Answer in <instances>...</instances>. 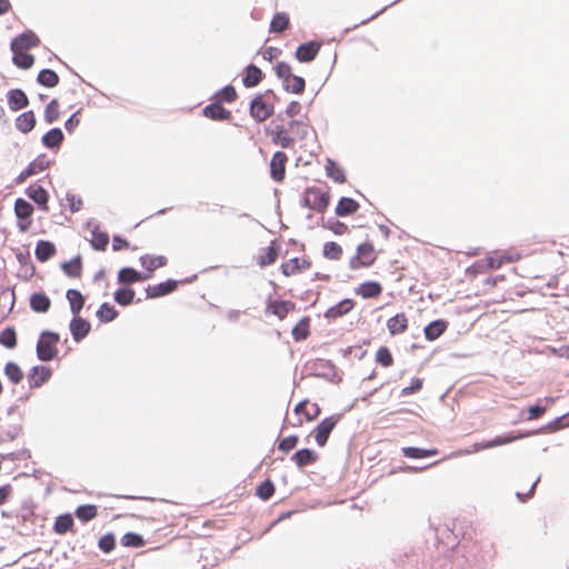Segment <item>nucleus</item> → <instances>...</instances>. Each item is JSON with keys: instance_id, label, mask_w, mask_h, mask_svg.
<instances>
[{"instance_id": "obj_34", "label": "nucleus", "mask_w": 569, "mask_h": 569, "mask_svg": "<svg viewBox=\"0 0 569 569\" xmlns=\"http://www.w3.org/2000/svg\"><path fill=\"white\" fill-rule=\"evenodd\" d=\"M292 337L296 341H303L310 335V318L303 317L299 320V322L292 328Z\"/></svg>"}, {"instance_id": "obj_10", "label": "nucleus", "mask_w": 569, "mask_h": 569, "mask_svg": "<svg viewBox=\"0 0 569 569\" xmlns=\"http://www.w3.org/2000/svg\"><path fill=\"white\" fill-rule=\"evenodd\" d=\"M280 254V244L278 241L272 240L266 248H261L256 257L257 264L264 268L276 262Z\"/></svg>"}, {"instance_id": "obj_56", "label": "nucleus", "mask_w": 569, "mask_h": 569, "mask_svg": "<svg viewBox=\"0 0 569 569\" xmlns=\"http://www.w3.org/2000/svg\"><path fill=\"white\" fill-rule=\"evenodd\" d=\"M274 493V486L270 480H266L257 488V496L262 500L270 499Z\"/></svg>"}, {"instance_id": "obj_46", "label": "nucleus", "mask_w": 569, "mask_h": 569, "mask_svg": "<svg viewBox=\"0 0 569 569\" xmlns=\"http://www.w3.org/2000/svg\"><path fill=\"white\" fill-rule=\"evenodd\" d=\"M73 526V519L71 515L66 513L59 516L53 525V529L59 535H64L67 531H69Z\"/></svg>"}, {"instance_id": "obj_50", "label": "nucleus", "mask_w": 569, "mask_h": 569, "mask_svg": "<svg viewBox=\"0 0 569 569\" xmlns=\"http://www.w3.org/2000/svg\"><path fill=\"white\" fill-rule=\"evenodd\" d=\"M121 543L124 547L140 548L146 545V541L141 535L134 532H127L122 536Z\"/></svg>"}, {"instance_id": "obj_9", "label": "nucleus", "mask_w": 569, "mask_h": 569, "mask_svg": "<svg viewBox=\"0 0 569 569\" xmlns=\"http://www.w3.org/2000/svg\"><path fill=\"white\" fill-rule=\"evenodd\" d=\"M14 213L19 219L20 231H27L32 223L30 217L33 213V207L24 199L19 198L14 202Z\"/></svg>"}, {"instance_id": "obj_60", "label": "nucleus", "mask_w": 569, "mask_h": 569, "mask_svg": "<svg viewBox=\"0 0 569 569\" xmlns=\"http://www.w3.org/2000/svg\"><path fill=\"white\" fill-rule=\"evenodd\" d=\"M274 70H276L277 77L279 79H281L282 81H284V79H287L293 74L291 66L283 61L278 62Z\"/></svg>"}, {"instance_id": "obj_25", "label": "nucleus", "mask_w": 569, "mask_h": 569, "mask_svg": "<svg viewBox=\"0 0 569 569\" xmlns=\"http://www.w3.org/2000/svg\"><path fill=\"white\" fill-rule=\"evenodd\" d=\"M263 78V73L260 68L254 64H249L244 69V76L242 79L243 86L247 88H253L258 86Z\"/></svg>"}, {"instance_id": "obj_57", "label": "nucleus", "mask_w": 569, "mask_h": 569, "mask_svg": "<svg viewBox=\"0 0 569 569\" xmlns=\"http://www.w3.org/2000/svg\"><path fill=\"white\" fill-rule=\"evenodd\" d=\"M50 162L44 154L39 156L32 162L29 163V169H31L33 174H38L44 171L49 167Z\"/></svg>"}, {"instance_id": "obj_47", "label": "nucleus", "mask_w": 569, "mask_h": 569, "mask_svg": "<svg viewBox=\"0 0 569 569\" xmlns=\"http://www.w3.org/2000/svg\"><path fill=\"white\" fill-rule=\"evenodd\" d=\"M136 292L130 288H120L114 292V300L121 306H129L133 302Z\"/></svg>"}, {"instance_id": "obj_3", "label": "nucleus", "mask_w": 569, "mask_h": 569, "mask_svg": "<svg viewBox=\"0 0 569 569\" xmlns=\"http://www.w3.org/2000/svg\"><path fill=\"white\" fill-rule=\"evenodd\" d=\"M272 92L267 91L263 93H258L251 100L249 106V112L252 119L257 122L261 123L269 119L274 111V104L272 101Z\"/></svg>"}, {"instance_id": "obj_16", "label": "nucleus", "mask_w": 569, "mask_h": 569, "mask_svg": "<svg viewBox=\"0 0 569 569\" xmlns=\"http://www.w3.org/2000/svg\"><path fill=\"white\" fill-rule=\"evenodd\" d=\"M353 308L355 301L352 299L347 298L327 309L325 317L328 320H336L340 317L348 315Z\"/></svg>"}, {"instance_id": "obj_20", "label": "nucleus", "mask_w": 569, "mask_h": 569, "mask_svg": "<svg viewBox=\"0 0 569 569\" xmlns=\"http://www.w3.org/2000/svg\"><path fill=\"white\" fill-rule=\"evenodd\" d=\"M319 455L308 448H303L295 452L291 457V460L296 463L298 468H303L310 465H313L318 461Z\"/></svg>"}, {"instance_id": "obj_37", "label": "nucleus", "mask_w": 569, "mask_h": 569, "mask_svg": "<svg viewBox=\"0 0 569 569\" xmlns=\"http://www.w3.org/2000/svg\"><path fill=\"white\" fill-rule=\"evenodd\" d=\"M326 172L329 178H331L337 183H343L346 181L345 171L341 167H339L331 159L327 160L326 163Z\"/></svg>"}, {"instance_id": "obj_33", "label": "nucleus", "mask_w": 569, "mask_h": 569, "mask_svg": "<svg viewBox=\"0 0 569 569\" xmlns=\"http://www.w3.org/2000/svg\"><path fill=\"white\" fill-rule=\"evenodd\" d=\"M30 307L36 312H47L51 307V300L44 293H33L30 298Z\"/></svg>"}, {"instance_id": "obj_8", "label": "nucleus", "mask_w": 569, "mask_h": 569, "mask_svg": "<svg viewBox=\"0 0 569 569\" xmlns=\"http://www.w3.org/2000/svg\"><path fill=\"white\" fill-rule=\"evenodd\" d=\"M340 421V416H330L325 418L315 429V440L318 446L325 447L330 433Z\"/></svg>"}, {"instance_id": "obj_13", "label": "nucleus", "mask_w": 569, "mask_h": 569, "mask_svg": "<svg viewBox=\"0 0 569 569\" xmlns=\"http://www.w3.org/2000/svg\"><path fill=\"white\" fill-rule=\"evenodd\" d=\"M321 43L317 41H309L300 44L296 50V58L300 62H310L319 53Z\"/></svg>"}, {"instance_id": "obj_17", "label": "nucleus", "mask_w": 569, "mask_h": 569, "mask_svg": "<svg viewBox=\"0 0 569 569\" xmlns=\"http://www.w3.org/2000/svg\"><path fill=\"white\" fill-rule=\"evenodd\" d=\"M202 114L206 118L214 121L230 120L232 117L231 111L223 108L222 104L217 101L204 107L202 110Z\"/></svg>"}, {"instance_id": "obj_32", "label": "nucleus", "mask_w": 569, "mask_h": 569, "mask_svg": "<svg viewBox=\"0 0 569 569\" xmlns=\"http://www.w3.org/2000/svg\"><path fill=\"white\" fill-rule=\"evenodd\" d=\"M67 299L70 303V310L73 316H78L83 308L84 298L79 290L69 289L67 291Z\"/></svg>"}, {"instance_id": "obj_22", "label": "nucleus", "mask_w": 569, "mask_h": 569, "mask_svg": "<svg viewBox=\"0 0 569 569\" xmlns=\"http://www.w3.org/2000/svg\"><path fill=\"white\" fill-rule=\"evenodd\" d=\"M8 106L12 111H19L29 104L27 94L21 89H11L7 93Z\"/></svg>"}, {"instance_id": "obj_11", "label": "nucleus", "mask_w": 569, "mask_h": 569, "mask_svg": "<svg viewBox=\"0 0 569 569\" xmlns=\"http://www.w3.org/2000/svg\"><path fill=\"white\" fill-rule=\"evenodd\" d=\"M296 310V303L290 300H269L266 307V313L276 316L283 320L290 312Z\"/></svg>"}, {"instance_id": "obj_36", "label": "nucleus", "mask_w": 569, "mask_h": 569, "mask_svg": "<svg viewBox=\"0 0 569 569\" xmlns=\"http://www.w3.org/2000/svg\"><path fill=\"white\" fill-rule=\"evenodd\" d=\"M290 19L286 12H278L270 22V32L281 33L289 28Z\"/></svg>"}, {"instance_id": "obj_29", "label": "nucleus", "mask_w": 569, "mask_h": 569, "mask_svg": "<svg viewBox=\"0 0 569 569\" xmlns=\"http://www.w3.org/2000/svg\"><path fill=\"white\" fill-rule=\"evenodd\" d=\"M359 207V203L352 198L343 197L337 203L336 214L339 217L350 216L357 212Z\"/></svg>"}, {"instance_id": "obj_62", "label": "nucleus", "mask_w": 569, "mask_h": 569, "mask_svg": "<svg viewBox=\"0 0 569 569\" xmlns=\"http://www.w3.org/2000/svg\"><path fill=\"white\" fill-rule=\"evenodd\" d=\"M422 385H423L422 379H420V378L412 379L410 386L405 387L401 390V396H410L412 393H416V392L420 391L421 388H422Z\"/></svg>"}, {"instance_id": "obj_7", "label": "nucleus", "mask_w": 569, "mask_h": 569, "mask_svg": "<svg viewBox=\"0 0 569 569\" xmlns=\"http://www.w3.org/2000/svg\"><path fill=\"white\" fill-rule=\"evenodd\" d=\"M311 260L307 257H295L281 263V273L289 278L303 273L311 268Z\"/></svg>"}, {"instance_id": "obj_39", "label": "nucleus", "mask_w": 569, "mask_h": 569, "mask_svg": "<svg viewBox=\"0 0 569 569\" xmlns=\"http://www.w3.org/2000/svg\"><path fill=\"white\" fill-rule=\"evenodd\" d=\"M323 257L329 260H340L343 254L342 247L336 241H329L323 244Z\"/></svg>"}, {"instance_id": "obj_40", "label": "nucleus", "mask_w": 569, "mask_h": 569, "mask_svg": "<svg viewBox=\"0 0 569 569\" xmlns=\"http://www.w3.org/2000/svg\"><path fill=\"white\" fill-rule=\"evenodd\" d=\"M38 82L47 88H53L59 83L58 74L51 69H43L39 72Z\"/></svg>"}, {"instance_id": "obj_44", "label": "nucleus", "mask_w": 569, "mask_h": 569, "mask_svg": "<svg viewBox=\"0 0 569 569\" xmlns=\"http://www.w3.org/2000/svg\"><path fill=\"white\" fill-rule=\"evenodd\" d=\"M76 516L83 522L94 519L98 515V508L94 505H82L76 509Z\"/></svg>"}, {"instance_id": "obj_26", "label": "nucleus", "mask_w": 569, "mask_h": 569, "mask_svg": "<svg viewBox=\"0 0 569 569\" xmlns=\"http://www.w3.org/2000/svg\"><path fill=\"white\" fill-rule=\"evenodd\" d=\"M447 328H448V322L446 320H442V319L435 320V321L430 322L425 328V330H423L425 337L429 341H435L436 339H438L440 336L443 335V332L447 330Z\"/></svg>"}, {"instance_id": "obj_58", "label": "nucleus", "mask_w": 569, "mask_h": 569, "mask_svg": "<svg viewBox=\"0 0 569 569\" xmlns=\"http://www.w3.org/2000/svg\"><path fill=\"white\" fill-rule=\"evenodd\" d=\"M519 438H520L519 436H503V437L498 436L495 439L483 443L481 446V448L488 449V448H492V447H497V446L507 445V443H510Z\"/></svg>"}, {"instance_id": "obj_1", "label": "nucleus", "mask_w": 569, "mask_h": 569, "mask_svg": "<svg viewBox=\"0 0 569 569\" xmlns=\"http://www.w3.org/2000/svg\"><path fill=\"white\" fill-rule=\"evenodd\" d=\"M288 126L289 128H284L282 124H277L267 130L272 142L284 149L291 148L295 143V139L291 137L290 132L300 133L301 137H305L307 133L306 124L301 121L292 120Z\"/></svg>"}, {"instance_id": "obj_51", "label": "nucleus", "mask_w": 569, "mask_h": 569, "mask_svg": "<svg viewBox=\"0 0 569 569\" xmlns=\"http://www.w3.org/2000/svg\"><path fill=\"white\" fill-rule=\"evenodd\" d=\"M60 117V104L57 99L51 100L44 110V120L48 123L57 121Z\"/></svg>"}, {"instance_id": "obj_38", "label": "nucleus", "mask_w": 569, "mask_h": 569, "mask_svg": "<svg viewBox=\"0 0 569 569\" xmlns=\"http://www.w3.org/2000/svg\"><path fill=\"white\" fill-rule=\"evenodd\" d=\"M63 141V133L59 128L49 130L42 137V143L48 148L59 147Z\"/></svg>"}, {"instance_id": "obj_18", "label": "nucleus", "mask_w": 569, "mask_h": 569, "mask_svg": "<svg viewBox=\"0 0 569 569\" xmlns=\"http://www.w3.org/2000/svg\"><path fill=\"white\" fill-rule=\"evenodd\" d=\"M91 326L90 323L78 316H73L72 320L70 321V331L72 335V338L76 341L82 340L84 337L88 336L90 332Z\"/></svg>"}, {"instance_id": "obj_31", "label": "nucleus", "mask_w": 569, "mask_h": 569, "mask_svg": "<svg viewBox=\"0 0 569 569\" xmlns=\"http://www.w3.org/2000/svg\"><path fill=\"white\" fill-rule=\"evenodd\" d=\"M283 89L288 92L301 94L306 88V81L302 77L292 74L282 81Z\"/></svg>"}, {"instance_id": "obj_12", "label": "nucleus", "mask_w": 569, "mask_h": 569, "mask_svg": "<svg viewBox=\"0 0 569 569\" xmlns=\"http://www.w3.org/2000/svg\"><path fill=\"white\" fill-rule=\"evenodd\" d=\"M287 161L288 157L282 151H277L272 156L270 161V174L274 181L281 182L284 179Z\"/></svg>"}, {"instance_id": "obj_23", "label": "nucleus", "mask_w": 569, "mask_h": 569, "mask_svg": "<svg viewBox=\"0 0 569 569\" xmlns=\"http://www.w3.org/2000/svg\"><path fill=\"white\" fill-rule=\"evenodd\" d=\"M408 317L406 313H397L387 320V328L391 336L401 335L408 329Z\"/></svg>"}, {"instance_id": "obj_35", "label": "nucleus", "mask_w": 569, "mask_h": 569, "mask_svg": "<svg viewBox=\"0 0 569 569\" xmlns=\"http://www.w3.org/2000/svg\"><path fill=\"white\" fill-rule=\"evenodd\" d=\"M402 453L407 458L421 459V458L437 456L439 453V450L437 448L420 449V448H416V447H405V448H402Z\"/></svg>"}, {"instance_id": "obj_19", "label": "nucleus", "mask_w": 569, "mask_h": 569, "mask_svg": "<svg viewBox=\"0 0 569 569\" xmlns=\"http://www.w3.org/2000/svg\"><path fill=\"white\" fill-rule=\"evenodd\" d=\"M177 287L178 282L176 280H167L158 284L149 286L146 289V293L148 298H159L173 292Z\"/></svg>"}, {"instance_id": "obj_53", "label": "nucleus", "mask_w": 569, "mask_h": 569, "mask_svg": "<svg viewBox=\"0 0 569 569\" xmlns=\"http://www.w3.org/2000/svg\"><path fill=\"white\" fill-rule=\"evenodd\" d=\"M376 361L382 367H390L393 365V357L386 346H382L377 350Z\"/></svg>"}, {"instance_id": "obj_21", "label": "nucleus", "mask_w": 569, "mask_h": 569, "mask_svg": "<svg viewBox=\"0 0 569 569\" xmlns=\"http://www.w3.org/2000/svg\"><path fill=\"white\" fill-rule=\"evenodd\" d=\"M382 286L377 281H366L360 283L356 289V295L363 299L378 298L382 293Z\"/></svg>"}, {"instance_id": "obj_30", "label": "nucleus", "mask_w": 569, "mask_h": 569, "mask_svg": "<svg viewBox=\"0 0 569 569\" xmlns=\"http://www.w3.org/2000/svg\"><path fill=\"white\" fill-rule=\"evenodd\" d=\"M36 127V116L33 111L21 113L16 119V128L22 132L28 133Z\"/></svg>"}, {"instance_id": "obj_55", "label": "nucleus", "mask_w": 569, "mask_h": 569, "mask_svg": "<svg viewBox=\"0 0 569 569\" xmlns=\"http://www.w3.org/2000/svg\"><path fill=\"white\" fill-rule=\"evenodd\" d=\"M90 242L94 249L104 250L109 243V237L106 232L93 231Z\"/></svg>"}, {"instance_id": "obj_27", "label": "nucleus", "mask_w": 569, "mask_h": 569, "mask_svg": "<svg viewBox=\"0 0 569 569\" xmlns=\"http://www.w3.org/2000/svg\"><path fill=\"white\" fill-rule=\"evenodd\" d=\"M511 257L505 251H493L483 260L488 269H499L505 263L511 262Z\"/></svg>"}, {"instance_id": "obj_24", "label": "nucleus", "mask_w": 569, "mask_h": 569, "mask_svg": "<svg viewBox=\"0 0 569 569\" xmlns=\"http://www.w3.org/2000/svg\"><path fill=\"white\" fill-rule=\"evenodd\" d=\"M140 263L143 269L149 272H153L154 270L162 268L167 264L168 259L164 256H152V254H143L140 257Z\"/></svg>"}, {"instance_id": "obj_45", "label": "nucleus", "mask_w": 569, "mask_h": 569, "mask_svg": "<svg viewBox=\"0 0 569 569\" xmlns=\"http://www.w3.org/2000/svg\"><path fill=\"white\" fill-rule=\"evenodd\" d=\"M142 279L141 274L132 268H123L118 273V281L123 284H131Z\"/></svg>"}, {"instance_id": "obj_5", "label": "nucleus", "mask_w": 569, "mask_h": 569, "mask_svg": "<svg viewBox=\"0 0 569 569\" xmlns=\"http://www.w3.org/2000/svg\"><path fill=\"white\" fill-rule=\"evenodd\" d=\"M330 194L320 188H307L303 193V206L317 212H323L329 206Z\"/></svg>"}, {"instance_id": "obj_28", "label": "nucleus", "mask_w": 569, "mask_h": 569, "mask_svg": "<svg viewBox=\"0 0 569 569\" xmlns=\"http://www.w3.org/2000/svg\"><path fill=\"white\" fill-rule=\"evenodd\" d=\"M28 196L31 198L43 211H48L49 194L41 186H31L28 190Z\"/></svg>"}, {"instance_id": "obj_2", "label": "nucleus", "mask_w": 569, "mask_h": 569, "mask_svg": "<svg viewBox=\"0 0 569 569\" xmlns=\"http://www.w3.org/2000/svg\"><path fill=\"white\" fill-rule=\"evenodd\" d=\"M378 259L375 246L369 242H362L357 246L355 254L349 260V268L353 271L371 268Z\"/></svg>"}, {"instance_id": "obj_54", "label": "nucleus", "mask_w": 569, "mask_h": 569, "mask_svg": "<svg viewBox=\"0 0 569 569\" xmlns=\"http://www.w3.org/2000/svg\"><path fill=\"white\" fill-rule=\"evenodd\" d=\"M0 343L10 349L17 346V335L13 328H6L0 333Z\"/></svg>"}, {"instance_id": "obj_49", "label": "nucleus", "mask_w": 569, "mask_h": 569, "mask_svg": "<svg viewBox=\"0 0 569 569\" xmlns=\"http://www.w3.org/2000/svg\"><path fill=\"white\" fill-rule=\"evenodd\" d=\"M62 268H63V271L68 276L74 277V278L80 277L81 271H82L81 258L76 257V258L71 259L70 261L63 263Z\"/></svg>"}, {"instance_id": "obj_15", "label": "nucleus", "mask_w": 569, "mask_h": 569, "mask_svg": "<svg viewBox=\"0 0 569 569\" xmlns=\"http://www.w3.org/2000/svg\"><path fill=\"white\" fill-rule=\"evenodd\" d=\"M52 372L51 369L44 366H36L32 368L31 372L28 376L29 387L30 388H39L43 383H46Z\"/></svg>"}, {"instance_id": "obj_52", "label": "nucleus", "mask_w": 569, "mask_h": 569, "mask_svg": "<svg viewBox=\"0 0 569 569\" xmlns=\"http://www.w3.org/2000/svg\"><path fill=\"white\" fill-rule=\"evenodd\" d=\"M97 316L101 321L110 322L117 318L118 312L113 308V306L104 302L100 306L99 310L97 311Z\"/></svg>"}, {"instance_id": "obj_41", "label": "nucleus", "mask_w": 569, "mask_h": 569, "mask_svg": "<svg viewBox=\"0 0 569 569\" xmlns=\"http://www.w3.org/2000/svg\"><path fill=\"white\" fill-rule=\"evenodd\" d=\"M12 52H13L12 61L18 68L29 69L34 63V58L32 54H29L26 51H21V50L12 51Z\"/></svg>"}, {"instance_id": "obj_6", "label": "nucleus", "mask_w": 569, "mask_h": 569, "mask_svg": "<svg viewBox=\"0 0 569 569\" xmlns=\"http://www.w3.org/2000/svg\"><path fill=\"white\" fill-rule=\"evenodd\" d=\"M295 413L297 416V421L293 422L292 426L299 428L305 422H310L318 418L320 415V408L317 403L305 400L296 406Z\"/></svg>"}, {"instance_id": "obj_14", "label": "nucleus", "mask_w": 569, "mask_h": 569, "mask_svg": "<svg viewBox=\"0 0 569 569\" xmlns=\"http://www.w3.org/2000/svg\"><path fill=\"white\" fill-rule=\"evenodd\" d=\"M40 43V39L31 31L24 32L17 38H14L11 42L12 51H26L28 49L38 47Z\"/></svg>"}, {"instance_id": "obj_61", "label": "nucleus", "mask_w": 569, "mask_h": 569, "mask_svg": "<svg viewBox=\"0 0 569 569\" xmlns=\"http://www.w3.org/2000/svg\"><path fill=\"white\" fill-rule=\"evenodd\" d=\"M116 547V540L112 535H104L99 540V548L104 552H110Z\"/></svg>"}, {"instance_id": "obj_48", "label": "nucleus", "mask_w": 569, "mask_h": 569, "mask_svg": "<svg viewBox=\"0 0 569 569\" xmlns=\"http://www.w3.org/2000/svg\"><path fill=\"white\" fill-rule=\"evenodd\" d=\"M214 98H216V101L219 103H221V102L232 103L238 98V93L232 86H226L224 88H222L220 91H218L216 93Z\"/></svg>"}, {"instance_id": "obj_59", "label": "nucleus", "mask_w": 569, "mask_h": 569, "mask_svg": "<svg viewBox=\"0 0 569 569\" xmlns=\"http://www.w3.org/2000/svg\"><path fill=\"white\" fill-rule=\"evenodd\" d=\"M298 441L299 439L297 436L286 437L279 441L278 449L283 453H288L297 447Z\"/></svg>"}, {"instance_id": "obj_64", "label": "nucleus", "mask_w": 569, "mask_h": 569, "mask_svg": "<svg viewBox=\"0 0 569 569\" xmlns=\"http://www.w3.org/2000/svg\"><path fill=\"white\" fill-rule=\"evenodd\" d=\"M67 201L69 202V206H70V209L72 212L79 211L82 207V200L79 197H77L76 194L68 193Z\"/></svg>"}, {"instance_id": "obj_4", "label": "nucleus", "mask_w": 569, "mask_h": 569, "mask_svg": "<svg viewBox=\"0 0 569 569\" xmlns=\"http://www.w3.org/2000/svg\"><path fill=\"white\" fill-rule=\"evenodd\" d=\"M60 341L58 333L52 331H43L37 343V356L42 361H50L58 355L57 345Z\"/></svg>"}, {"instance_id": "obj_42", "label": "nucleus", "mask_w": 569, "mask_h": 569, "mask_svg": "<svg viewBox=\"0 0 569 569\" xmlns=\"http://www.w3.org/2000/svg\"><path fill=\"white\" fill-rule=\"evenodd\" d=\"M56 252L54 246L49 241H40L36 248V257L39 261H46Z\"/></svg>"}, {"instance_id": "obj_63", "label": "nucleus", "mask_w": 569, "mask_h": 569, "mask_svg": "<svg viewBox=\"0 0 569 569\" xmlns=\"http://www.w3.org/2000/svg\"><path fill=\"white\" fill-rule=\"evenodd\" d=\"M302 106L299 101H291L286 108V114L290 118L298 116L301 112Z\"/></svg>"}, {"instance_id": "obj_43", "label": "nucleus", "mask_w": 569, "mask_h": 569, "mask_svg": "<svg viewBox=\"0 0 569 569\" xmlns=\"http://www.w3.org/2000/svg\"><path fill=\"white\" fill-rule=\"evenodd\" d=\"M4 375L14 385L23 380V371L16 362H8L4 366Z\"/></svg>"}]
</instances>
